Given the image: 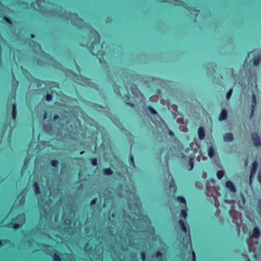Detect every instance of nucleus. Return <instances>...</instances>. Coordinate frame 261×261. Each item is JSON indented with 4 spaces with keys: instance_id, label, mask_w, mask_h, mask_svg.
I'll use <instances>...</instances> for the list:
<instances>
[{
    "instance_id": "f257e3e1",
    "label": "nucleus",
    "mask_w": 261,
    "mask_h": 261,
    "mask_svg": "<svg viewBox=\"0 0 261 261\" xmlns=\"http://www.w3.org/2000/svg\"><path fill=\"white\" fill-rule=\"evenodd\" d=\"M129 209L131 215L126 214L125 210H123V218L124 219V226L127 229H123L121 231L117 233L120 241L126 242L127 239L131 246L132 238L131 231L134 232L143 231L145 230L148 225L150 223L148 218L141 214L140 207V202L139 200L133 203L130 201H127Z\"/></svg>"
},
{
    "instance_id": "f03ea898",
    "label": "nucleus",
    "mask_w": 261,
    "mask_h": 261,
    "mask_svg": "<svg viewBox=\"0 0 261 261\" xmlns=\"http://www.w3.org/2000/svg\"><path fill=\"white\" fill-rule=\"evenodd\" d=\"M91 35L93 36L94 41L90 42L89 48H90L92 54L93 55H95L97 58L99 59L100 62H102L101 57L103 55V51L102 50V45L99 44L100 36L99 34L94 30L91 32Z\"/></svg>"
},
{
    "instance_id": "7ed1b4c3",
    "label": "nucleus",
    "mask_w": 261,
    "mask_h": 261,
    "mask_svg": "<svg viewBox=\"0 0 261 261\" xmlns=\"http://www.w3.org/2000/svg\"><path fill=\"white\" fill-rule=\"evenodd\" d=\"M48 12L54 16H64L65 19H70L72 23L75 25L80 27L82 24L83 20L79 18L76 14H70L69 13L65 12V14H63L62 12H59L54 9L48 11Z\"/></svg>"
},
{
    "instance_id": "20e7f679",
    "label": "nucleus",
    "mask_w": 261,
    "mask_h": 261,
    "mask_svg": "<svg viewBox=\"0 0 261 261\" xmlns=\"http://www.w3.org/2000/svg\"><path fill=\"white\" fill-rule=\"evenodd\" d=\"M28 244L30 246H32L33 249L35 250H38V249L36 245L39 248H40L41 250L44 251L46 254H50L53 250V248L52 246L47 245H40L38 244L35 241L33 240H29L28 241Z\"/></svg>"
},
{
    "instance_id": "39448f33",
    "label": "nucleus",
    "mask_w": 261,
    "mask_h": 261,
    "mask_svg": "<svg viewBox=\"0 0 261 261\" xmlns=\"http://www.w3.org/2000/svg\"><path fill=\"white\" fill-rule=\"evenodd\" d=\"M12 222H15L13 225V227L15 229H17L21 227L22 224L25 222V217L24 214H19L17 217L13 218L12 219Z\"/></svg>"
},
{
    "instance_id": "423d86ee",
    "label": "nucleus",
    "mask_w": 261,
    "mask_h": 261,
    "mask_svg": "<svg viewBox=\"0 0 261 261\" xmlns=\"http://www.w3.org/2000/svg\"><path fill=\"white\" fill-rule=\"evenodd\" d=\"M251 140L255 148H258L261 146L260 138L256 132L251 133Z\"/></svg>"
},
{
    "instance_id": "0eeeda50",
    "label": "nucleus",
    "mask_w": 261,
    "mask_h": 261,
    "mask_svg": "<svg viewBox=\"0 0 261 261\" xmlns=\"http://www.w3.org/2000/svg\"><path fill=\"white\" fill-rule=\"evenodd\" d=\"M258 167V163L256 160L254 161L252 164V167L249 177V185L250 186L252 184L253 177L255 175Z\"/></svg>"
},
{
    "instance_id": "6e6552de",
    "label": "nucleus",
    "mask_w": 261,
    "mask_h": 261,
    "mask_svg": "<svg viewBox=\"0 0 261 261\" xmlns=\"http://www.w3.org/2000/svg\"><path fill=\"white\" fill-rule=\"evenodd\" d=\"M64 220V224L65 226V228L66 230L69 229L71 223L72 217L69 216V217H66L65 214L63 217Z\"/></svg>"
},
{
    "instance_id": "1a4fd4ad",
    "label": "nucleus",
    "mask_w": 261,
    "mask_h": 261,
    "mask_svg": "<svg viewBox=\"0 0 261 261\" xmlns=\"http://www.w3.org/2000/svg\"><path fill=\"white\" fill-rule=\"evenodd\" d=\"M93 246H90V242H88L86 244L85 247H84V250L85 251L90 254H92V255L93 256V257H94V250L93 249Z\"/></svg>"
},
{
    "instance_id": "9d476101",
    "label": "nucleus",
    "mask_w": 261,
    "mask_h": 261,
    "mask_svg": "<svg viewBox=\"0 0 261 261\" xmlns=\"http://www.w3.org/2000/svg\"><path fill=\"white\" fill-rule=\"evenodd\" d=\"M225 186L227 188L229 189L231 192L233 193H235L237 191L235 185L230 180H228L226 182Z\"/></svg>"
},
{
    "instance_id": "9b49d317",
    "label": "nucleus",
    "mask_w": 261,
    "mask_h": 261,
    "mask_svg": "<svg viewBox=\"0 0 261 261\" xmlns=\"http://www.w3.org/2000/svg\"><path fill=\"white\" fill-rule=\"evenodd\" d=\"M34 45L35 46V50L36 51H40L41 53L42 54V56L44 57V58L47 60H49L50 58V57L48 55H45V54L41 50V46L38 44L36 42H33Z\"/></svg>"
},
{
    "instance_id": "f8f14e48",
    "label": "nucleus",
    "mask_w": 261,
    "mask_h": 261,
    "mask_svg": "<svg viewBox=\"0 0 261 261\" xmlns=\"http://www.w3.org/2000/svg\"><path fill=\"white\" fill-rule=\"evenodd\" d=\"M223 140L226 142H231L233 140V134L231 133H228L225 134L223 136Z\"/></svg>"
},
{
    "instance_id": "ddd939ff",
    "label": "nucleus",
    "mask_w": 261,
    "mask_h": 261,
    "mask_svg": "<svg viewBox=\"0 0 261 261\" xmlns=\"http://www.w3.org/2000/svg\"><path fill=\"white\" fill-rule=\"evenodd\" d=\"M50 1V0H37L36 2V4L38 7L46 8V6L45 5H44L43 4H51L52 2Z\"/></svg>"
},
{
    "instance_id": "4468645a",
    "label": "nucleus",
    "mask_w": 261,
    "mask_h": 261,
    "mask_svg": "<svg viewBox=\"0 0 261 261\" xmlns=\"http://www.w3.org/2000/svg\"><path fill=\"white\" fill-rule=\"evenodd\" d=\"M198 138L200 140H202L205 137L204 128L202 126L199 127L198 130Z\"/></svg>"
},
{
    "instance_id": "2eb2a0df",
    "label": "nucleus",
    "mask_w": 261,
    "mask_h": 261,
    "mask_svg": "<svg viewBox=\"0 0 261 261\" xmlns=\"http://www.w3.org/2000/svg\"><path fill=\"white\" fill-rule=\"evenodd\" d=\"M79 83L82 85L86 86V85H90L91 81L89 79L85 78L83 77H81V79L79 80Z\"/></svg>"
},
{
    "instance_id": "dca6fc26",
    "label": "nucleus",
    "mask_w": 261,
    "mask_h": 261,
    "mask_svg": "<svg viewBox=\"0 0 261 261\" xmlns=\"http://www.w3.org/2000/svg\"><path fill=\"white\" fill-rule=\"evenodd\" d=\"M176 191V186L175 185L174 179L173 178H171L170 183V192H172L174 194Z\"/></svg>"
},
{
    "instance_id": "f3484780",
    "label": "nucleus",
    "mask_w": 261,
    "mask_h": 261,
    "mask_svg": "<svg viewBox=\"0 0 261 261\" xmlns=\"http://www.w3.org/2000/svg\"><path fill=\"white\" fill-rule=\"evenodd\" d=\"M227 116V111L224 109L221 112V113L219 116V120L220 121H223L226 119Z\"/></svg>"
},
{
    "instance_id": "a211bd4d",
    "label": "nucleus",
    "mask_w": 261,
    "mask_h": 261,
    "mask_svg": "<svg viewBox=\"0 0 261 261\" xmlns=\"http://www.w3.org/2000/svg\"><path fill=\"white\" fill-rule=\"evenodd\" d=\"M260 233L258 227H255L253 229L252 237L254 239H258L260 236Z\"/></svg>"
},
{
    "instance_id": "6ab92c4d",
    "label": "nucleus",
    "mask_w": 261,
    "mask_h": 261,
    "mask_svg": "<svg viewBox=\"0 0 261 261\" xmlns=\"http://www.w3.org/2000/svg\"><path fill=\"white\" fill-rule=\"evenodd\" d=\"M255 210L257 214L261 217V198L258 199Z\"/></svg>"
},
{
    "instance_id": "aec40b11",
    "label": "nucleus",
    "mask_w": 261,
    "mask_h": 261,
    "mask_svg": "<svg viewBox=\"0 0 261 261\" xmlns=\"http://www.w3.org/2000/svg\"><path fill=\"white\" fill-rule=\"evenodd\" d=\"M17 200H19V205H22L25 202V196L24 195L21 193L20 195L18 197Z\"/></svg>"
},
{
    "instance_id": "412c9836",
    "label": "nucleus",
    "mask_w": 261,
    "mask_h": 261,
    "mask_svg": "<svg viewBox=\"0 0 261 261\" xmlns=\"http://www.w3.org/2000/svg\"><path fill=\"white\" fill-rule=\"evenodd\" d=\"M48 207L49 206L47 204H44V205L42 207V209L44 211V216L45 217H47L49 215L50 209L48 210H47Z\"/></svg>"
},
{
    "instance_id": "4be33fe9",
    "label": "nucleus",
    "mask_w": 261,
    "mask_h": 261,
    "mask_svg": "<svg viewBox=\"0 0 261 261\" xmlns=\"http://www.w3.org/2000/svg\"><path fill=\"white\" fill-rule=\"evenodd\" d=\"M16 106L15 103L12 105V118L14 120H15L16 117Z\"/></svg>"
},
{
    "instance_id": "5701e85b",
    "label": "nucleus",
    "mask_w": 261,
    "mask_h": 261,
    "mask_svg": "<svg viewBox=\"0 0 261 261\" xmlns=\"http://www.w3.org/2000/svg\"><path fill=\"white\" fill-rule=\"evenodd\" d=\"M103 173L106 175H111L113 174V172L112 170L110 168H105L103 170Z\"/></svg>"
},
{
    "instance_id": "b1692460",
    "label": "nucleus",
    "mask_w": 261,
    "mask_h": 261,
    "mask_svg": "<svg viewBox=\"0 0 261 261\" xmlns=\"http://www.w3.org/2000/svg\"><path fill=\"white\" fill-rule=\"evenodd\" d=\"M43 130L47 133H50L51 132L53 127L49 124H45L43 127Z\"/></svg>"
},
{
    "instance_id": "393cba45",
    "label": "nucleus",
    "mask_w": 261,
    "mask_h": 261,
    "mask_svg": "<svg viewBox=\"0 0 261 261\" xmlns=\"http://www.w3.org/2000/svg\"><path fill=\"white\" fill-rule=\"evenodd\" d=\"M179 223L181 226V229H182V230H183V231H184L185 232H186L187 228L186 227L185 222L181 219H180L179 220Z\"/></svg>"
},
{
    "instance_id": "a878e982",
    "label": "nucleus",
    "mask_w": 261,
    "mask_h": 261,
    "mask_svg": "<svg viewBox=\"0 0 261 261\" xmlns=\"http://www.w3.org/2000/svg\"><path fill=\"white\" fill-rule=\"evenodd\" d=\"M166 2L173 4L175 5H180L183 4L182 2L178 1V0H166Z\"/></svg>"
},
{
    "instance_id": "bb28decb",
    "label": "nucleus",
    "mask_w": 261,
    "mask_h": 261,
    "mask_svg": "<svg viewBox=\"0 0 261 261\" xmlns=\"http://www.w3.org/2000/svg\"><path fill=\"white\" fill-rule=\"evenodd\" d=\"M214 150L212 146H211L208 150V155L210 158H212L214 155Z\"/></svg>"
},
{
    "instance_id": "cd10ccee",
    "label": "nucleus",
    "mask_w": 261,
    "mask_h": 261,
    "mask_svg": "<svg viewBox=\"0 0 261 261\" xmlns=\"http://www.w3.org/2000/svg\"><path fill=\"white\" fill-rule=\"evenodd\" d=\"M224 175V172L223 170H219L217 173V177L218 179H221Z\"/></svg>"
},
{
    "instance_id": "c85d7f7f",
    "label": "nucleus",
    "mask_w": 261,
    "mask_h": 261,
    "mask_svg": "<svg viewBox=\"0 0 261 261\" xmlns=\"http://www.w3.org/2000/svg\"><path fill=\"white\" fill-rule=\"evenodd\" d=\"M260 62V58L259 57H256L253 61V64L254 66H258Z\"/></svg>"
},
{
    "instance_id": "c756f323",
    "label": "nucleus",
    "mask_w": 261,
    "mask_h": 261,
    "mask_svg": "<svg viewBox=\"0 0 261 261\" xmlns=\"http://www.w3.org/2000/svg\"><path fill=\"white\" fill-rule=\"evenodd\" d=\"M177 200L179 203H186V199L182 196L177 197Z\"/></svg>"
},
{
    "instance_id": "7c9ffc66",
    "label": "nucleus",
    "mask_w": 261,
    "mask_h": 261,
    "mask_svg": "<svg viewBox=\"0 0 261 261\" xmlns=\"http://www.w3.org/2000/svg\"><path fill=\"white\" fill-rule=\"evenodd\" d=\"M34 187H35L34 191H35V194H37L40 193L39 187V186L37 182H35L34 183Z\"/></svg>"
},
{
    "instance_id": "2f4dec72",
    "label": "nucleus",
    "mask_w": 261,
    "mask_h": 261,
    "mask_svg": "<svg viewBox=\"0 0 261 261\" xmlns=\"http://www.w3.org/2000/svg\"><path fill=\"white\" fill-rule=\"evenodd\" d=\"M189 164L190 165V168L189 169V170H191L193 169L194 167V160L193 158H190L189 160Z\"/></svg>"
},
{
    "instance_id": "473e14b6",
    "label": "nucleus",
    "mask_w": 261,
    "mask_h": 261,
    "mask_svg": "<svg viewBox=\"0 0 261 261\" xmlns=\"http://www.w3.org/2000/svg\"><path fill=\"white\" fill-rule=\"evenodd\" d=\"M240 197H241V198L242 200V201H241L242 204V205H244L246 203V199H245L244 195H243V194L242 192L240 193Z\"/></svg>"
},
{
    "instance_id": "72a5a7b5",
    "label": "nucleus",
    "mask_w": 261,
    "mask_h": 261,
    "mask_svg": "<svg viewBox=\"0 0 261 261\" xmlns=\"http://www.w3.org/2000/svg\"><path fill=\"white\" fill-rule=\"evenodd\" d=\"M53 260L54 261H61L60 256L55 253H54Z\"/></svg>"
},
{
    "instance_id": "f704fd0d",
    "label": "nucleus",
    "mask_w": 261,
    "mask_h": 261,
    "mask_svg": "<svg viewBox=\"0 0 261 261\" xmlns=\"http://www.w3.org/2000/svg\"><path fill=\"white\" fill-rule=\"evenodd\" d=\"M181 216L184 218H186L187 217V212L185 210H182L181 211Z\"/></svg>"
},
{
    "instance_id": "c9c22d12",
    "label": "nucleus",
    "mask_w": 261,
    "mask_h": 261,
    "mask_svg": "<svg viewBox=\"0 0 261 261\" xmlns=\"http://www.w3.org/2000/svg\"><path fill=\"white\" fill-rule=\"evenodd\" d=\"M51 165L54 167H57L58 165V161L57 160H53L51 162Z\"/></svg>"
},
{
    "instance_id": "e433bc0d",
    "label": "nucleus",
    "mask_w": 261,
    "mask_h": 261,
    "mask_svg": "<svg viewBox=\"0 0 261 261\" xmlns=\"http://www.w3.org/2000/svg\"><path fill=\"white\" fill-rule=\"evenodd\" d=\"M91 163L93 166H96L97 164V160L96 158L92 159L91 160Z\"/></svg>"
},
{
    "instance_id": "4c0bfd02",
    "label": "nucleus",
    "mask_w": 261,
    "mask_h": 261,
    "mask_svg": "<svg viewBox=\"0 0 261 261\" xmlns=\"http://www.w3.org/2000/svg\"><path fill=\"white\" fill-rule=\"evenodd\" d=\"M148 109L151 114H154V115L157 114V112L152 107L149 106L148 107Z\"/></svg>"
},
{
    "instance_id": "58836bf2",
    "label": "nucleus",
    "mask_w": 261,
    "mask_h": 261,
    "mask_svg": "<svg viewBox=\"0 0 261 261\" xmlns=\"http://www.w3.org/2000/svg\"><path fill=\"white\" fill-rule=\"evenodd\" d=\"M45 99L47 101H49L51 100L52 95L49 93H47L46 95Z\"/></svg>"
},
{
    "instance_id": "ea45409f",
    "label": "nucleus",
    "mask_w": 261,
    "mask_h": 261,
    "mask_svg": "<svg viewBox=\"0 0 261 261\" xmlns=\"http://www.w3.org/2000/svg\"><path fill=\"white\" fill-rule=\"evenodd\" d=\"M130 163L132 164V165L133 166V167L134 168H136V166H135V164L134 160V157H133V155L132 154L130 155Z\"/></svg>"
},
{
    "instance_id": "a19ab883",
    "label": "nucleus",
    "mask_w": 261,
    "mask_h": 261,
    "mask_svg": "<svg viewBox=\"0 0 261 261\" xmlns=\"http://www.w3.org/2000/svg\"><path fill=\"white\" fill-rule=\"evenodd\" d=\"M190 13L192 15L197 16L199 13V11L196 10H192V11H190Z\"/></svg>"
},
{
    "instance_id": "79ce46f5",
    "label": "nucleus",
    "mask_w": 261,
    "mask_h": 261,
    "mask_svg": "<svg viewBox=\"0 0 261 261\" xmlns=\"http://www.w3.org/2000/svg\"><path fill=\"white\" fill-rule=\"evenodd\" d=\"M232 92V90L230 89L226 94V98L227 99H229L230 97L231 96Z\"/></svg>"
},
{
    "instance_id": "37998d69",
    "label": "nucleus",
    "mask_w": 261,
    "mask_h": 261,
    "mask_svg": "<svg viewBox=\"0 0 261 261\" xmlns=\"http://www.w3.org/2000/svg\"><path fill=\"white\" fill-rule=\"evenodd\" d=\"M141 258L143 261H144L146 258V255L145 252L143 251L141 253Z\"/></svg>"
},
{
    "instance_id": "c03bdc74",
    "label": "nucleus",
    "mask_w": 261,
    "mask_h": 261,
    "mask_svg": "<svg viewBox=\"0 0 261 261\" xmlns=\"http://www.w3.org/2000/svg\"><path fill=\"white\" fill-rule=\"evenodd\" d=\"M4 18H5V20H6L8 23H10V24H12V21L10 20V18H8V17H6V16H5V17H4Z\"/></svg>"
},
{
    "instance_id": "a18cd8bd",
    "label": "nucleus",
    "mask_w": 261,
    "mask_h": 261,
    "mask_svg": "<svg viewBox=\"0 0 261 261\" xmlns=\"http://www.w3.org/2000/svg\"><path fill=\"white\" fill-rule=\"evenodd\" d=\"M97 198H94L93 199H92L90 203L91 205H92L95 204L97 201Z\"/></svg>"
},
{
    "instance_id": "49530a36",
    "label": "nucleus",
    "mask_w": 261,
    "mask_h": 261,
    "mask_svg": "<svg viewBox=\"0 0 261 261\" xmlns=\"http://www.w3.org/2000/svg\"><path fill=\"white\" fill-rule=\"evenodd\" d=\"M192 261H196V255L194 251L192 252Z\"/></svg>"
},
{
    "instance_id": "de8ad7c7",
    "label": "nucleus",
    "mask_w": 261,
    "mask_h": 261,
    "mask_svg": "<svg viewBox=\"0 0 261 261\" xmlns=\"http://www.w3.org/2000/svg\"><path fill=\"white\" fill-rule=\"evenodd\" d=\"M162 256V253L160 252V251H157L156 253V256L159 257H161Z\"/></svg>"
},
{
    "instance_id": "09e8293b",
    "label": "nucleus",
    "mask_w": 261,
    "mask_h": 261,
    "mask_svg": "<svg viewBox=\"0 0 261 261\" xmlns=\"http://www.w3.org/2000/svg\"><path fill=\"white\" fill-rule=\"evenodd\" d=\"M254 100H256V95H255V94L253 92L252 94V101H254Z\"/></svg>"
},
{
    "instance_id": "8fccbe9b",
    "label": "nucleus",
    "mask_w": 261,
    "mask_h": 261,
    "mask_svg": "<svg viewBox=\"0 0 261 261\" xmlns=\"http://www.w3.org/2000/svg\"><path fill=\"white\" fill-rule=\"evenodd\" d=\"M256 105L251 104V111H255Z\"/></svg>"
},
{
    "instance_id": "3c124183",
    "label": "nucleus",
    "mask_w": 261,
    "mask_h": 261,
    "mask_svg": "<svg viewBox=\"0 0 261 261\" xmlns=\"http://www.w3.org/2000/svg\"><path fill=\"white\" fill-rule=\"evenodd\" d=\"M109 231H110V233H111L112 235H113V236H115V233H114V231L113 230H111V227H109Z\"/></svg>"
},
{
    "instance_id": "603ef678",
    "label": "nucleus",
    "mask_w": 261,
    "mask_h": 261,
    "mask_svg": "<svg viewBox=\"0 0 261 261\" xmlns=\"http://www.w3.org/2000/svg\"><path fill=\"white\" fill-rule=\"evenodd\" d=\"M254 111H251V113L250 114L249 118H252L253 116H254Z\"/></svg>"
},
{
    "instance_id": "864d4df0",
    "label": "nucleus",
    "mask_w": 261,
    "mask_h": 261,
    "mask_svg": "<svg viewBox=\"0 0 261 261\" xmlns=\"http://www.w3.org/2000/svg\"><path fill=\"white\" fill-rule=\"evenodd\" d=\"M53 118L55 120H56L58 119V118H59V116L58 115H55L54 116Z\"/></svg>"
},
{
    "instance_id": "5fc2aeb1",
    "label": "nucleus",
    "mask_w": 261,
    "mask_h": 261,
    "mask_svg": "<svg viewBox=\"0 0 261 261\" xmlns=\"http://www.w3.org/2000/svg\"><path fill=\"white\" fill-rule=\"evenodd\" d=\"M172 107H173V110H174V111H176L177 110V106L173 105Z\"/></svg>"
},
{
    "instance_id": "6e6d98bb",
    "label": "nucleus",
    "mask_w": 261,
    "mask_h": 261,
    "mask_svg": "<svg viewBox=\"0 0 261 261\" xmlns=\"http://www.w3.org/2000/svg\"><path fill=\"white\" fill-rule=\"evenodd\" d=\"M126 105H129L132 107L134 106V105L131 102H126Z\"/></svg>"
},
{
    "instance_id": "4d7b16f0",
    "label": "nucleus",
    "mask_w": 261,
    "mask_h": 261,
    "mask_svg": "<svg viewBox=\"0 0 261 261\" xmlns=\"http://www.w3.org/2000/svg\"><path fill=\"white\" fill-rule=\"evenodd\" d=\"M114 214L113 213L112 215H111V216L109 217V220L110 221H112L111 220V218H114Z\"/></svg>"
},
{
    "instance_id": "13d9d810",
    "label": "nucleus",
    "mask_w": 261,
    "mask_h": 261,
    "mask_svg": "<svg viewBox=\"0 0 261 261\" xmlns=\"http://www.w3.org/2000/svg\"><path fill=\"white\" fill-rule=\"evenodd\" d=\"M251 104L256 105V100L252 101Z\"/></svg>"
},
{
    "instance_id": "bf43d9fd",
    "label": "nucleus",
    "mask_w": 261,
    "mask_h": 261,
    "mask_svg": "<svg viewBox=\"0 0 261 261\" xmlns=\"http://www.w3.org/2000/svg\"><path fill=\"white\" fill-rule=\"evenodd\" d=\"M188 122V121L187 120H186L185 121H184V120L181 122L183 124H186Z\"/></svg>"
},
{
    "instance_id": "052dcab7",
    "label": "nucleus",
    "mask_w": 261,
    "mask_h": 261,
    "mask_svg": "<svg viewBox=\"0 0 261 261\" xmlns=\"http://www.w3.org/2000/svg\"><path fill=\"white\" fill-rule=\"evenodd\" d=\"M117 174H118V176H119L120 177L122 176V175H123L122 174L120 173V172H118Z\"/></svg>"
},
{
    "instance_id": "680f3d73",
    "label": "nucleus",
    "mask_w": 261,
    "mask_h": 261,
    "mask_svg": "<svg viewBox=\"0 0 261 261\" xmlns=\"http://www.w3.org/2000/svg\"><path fill=\"white\" fill-rule=\"evenodd\" d=\"M169 134H170V135H171V136L174 135L173 133L172 132H171V131H170V132H169Z\"/></svg>"
},
{
    "instance_id": "e2e57ef3",
    "label": "nucleus",
    "mask_w": 261,
    "mask_h": 261,
    "mask_svg": "<svg viewBox=\"0 0 261 261\" xmlns=\"http://www.w3.org/2000/svg\"><path fill=\"white\" fill-rule=\"evenodd\" d=\"M46 117V114H45L44 115V117H43V118H44V119H45Z\"/></svg>"
},
{
    "instance_id": "0e129e2a",
    "label": "nucleus",
    "mask_w": 261,
    "mask_h": 261,
    "mask_svg": "<svg viewBox=\"0 0 261 261\" xmlns=\"http://www.w3.org/2000/svg\"><path fill=\"white\" fill-rule=\"evenodd\" d=\"M34 37H35L34 35H33V34L31 35V37L32 38H34Z\"/></svg>"
},
{
    "instance_id": "69168bd1",
    "label": "nucleus",
    "mask_w": 261,
    "mask_h": 261,
    "mask_svg": "<svg viewBox=\"0 0 261 261\" xmlns=\"http://www.w3.org/2000/svg\"><path fill=\"white\" fill-rule=\"evenodd\" d=\"M56 9H57L58 10L61 11V8H57Z\"/></svg>"
},
{
    "instance_id": "338daca9",
    "label": "nucleus",
    "mask_w": 261,
    "mask_h": 261,
    "mask_svg": "<svg viewBox=\"0 0 261 261\" xmlns=\"http://www.w3.org/2000/svg\"><path fill=\"white\" fill-rule=\"evenodd\" d=\"M101 254H99L98 255V256H99V259L100 258V256H101Z\"/></svg>"
},
{
    "instance_id": "774afa93",
    "label": "nucleus",
    "mask_w": 261,
    "mask_h": 261,
    "mask_svg": "<svg viewBox=\"0 0 261 261\" xmlns=\"http://www.w3.org/2000/svg\"><path fill=\"white\" fill-rule=\"evenodd\" d=\"M46 63H48V64H50V62L49 61H46Z\"/></svg>"
}]
</instances>
